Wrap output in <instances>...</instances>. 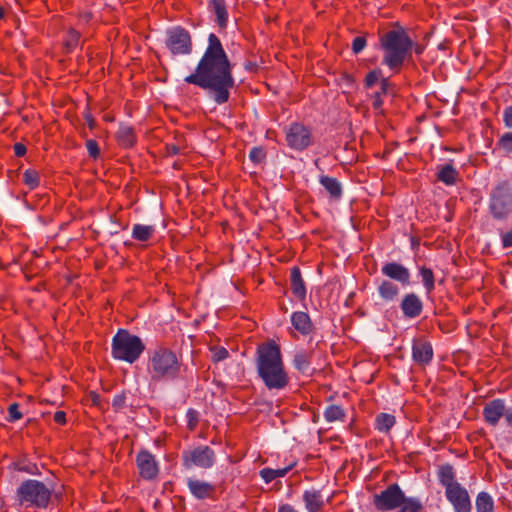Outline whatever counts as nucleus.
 <instances>
[{"instance_id": "f257e3e1", "label": "nucleus", "mask_w": 512, "mask_h": 512, "mask_svg": "<svg viewBox=\"0 0 512 512\" xmlns=\"http://www.w3.org/2000/svg\"><path fill=\"white\" fill-rule=\"evenodd\" d=\"M184 81L207 90L217 104L228 101L235 84L232 66L220 39L214 33L209 34L207 48L195 72L185 77Z\"/></svg>"}, {"instance_id": "f03ea898", "label": "nucleus", "mask_w": 512, "mask_h": 512, "mask_svg": "<svg viewBox=\"0 0 512 512\" xmlns=\"http://www.w3.org/2000/svg\"><path fill=\"white\" fill-rule=\"evenodd\" d=\"M256 368L258 376L270 391L282 390L289 383L280 348L274 341L257 348Z\"/></svg>"}, {"instance_id": "7ed1b4c3", "label": "nucleus", "mask_w": 512, "mask_h": 512, "mask_svg": "<svg viewBox=\"0 0 512 512\" xmlns=\"http://www.w3.org/2000/svg\"><path fill=\"white\" fill-rule=\"evenodd\" d=\"M380 45L384 50L383 64L392 70H398L411 56L414 42L403 28H397L384 33L380 38Z\"/></svg>"}, {"instance_id": "20e7f679", "label": "nucleus", "mask_w": 512, "mask_h": 512, "mask_svg": "<svg viewBox=\"0 0 512 512\" xmlns=\"http://www.w3.org/2000/svg\"><path fill=\"white\" fill-rule=\"evenodd\" d=\"M182 363L171 349L159 346L148 352L147 371L152 381H172L179 377Z\"/></svg>"}, {"instance_id": "39448f33", "label": "nucleus", "mask_w": 512, "mask_h": 512, "mask_svg": "<svg viewBox=\"0 0 512 512\" xmlns=\"http://www.w3.org/2000/svg\"><path fill=\"white\" fill-rule=\"evenodd\" d=\"M373 504L379 511H391L400 508L399 512H421L423 506L419 498L406 497L397 483L388 485L383 491L375 494Z\"/></svg>"}, {"instance_id": "423d86ee", "label": "nucleus", "mask_w": 512, "mask_h": 512, "mask_svg": "<svg viewBox=\"0 0 512 512\" xmlns=\"http://www.w3.org/2000/svg\"><path fill=\"white\" fill-rule=\"evenodd\" d=\"M53 490V486H47L39 480L27 479L16 490V506L46 509L50 504Z\"/></svg>"}, {"instance_id": "0eeeda50", "label": "nucleus", "mask_w": 512, "mask_h": 512, "mask_svg": "<svg viewBox=\"0 0 512 512\" xmlns=\"http://www.w3.org/2000/svg\"><path fill=\"white\" fill-rule=\"evenodd\" d=\"M145 350V344L137 335L126 329H119L112 337L111 355L115 360L127 363L136 362Z\"/></svg>"}, {"instance_id": "6e6552de", "label": "nucleus", "mask_w": 512, "mask_h": 512, "mask_svg": "<svg viewBox=\"0 0 512 512\" xmlns=\"http://www.w3.org/2000/svg\"><path fill=\"white\" fill-rule=\"evenodd\" d=\"M182 466L190 470L194 467L209 469L216 462V454L207 445H199L192 449L184 450L181 454Z\"/></svg>"}, {"instance_id": "1a4fd4ad", "label": "nucleus", "mask_w": 512, "mask_h": 512, "mask_svg": "<svg viewBox=\"0 0 512 512\" xmlns=\"http://www.w3.org/2000/svg\"><path fill=\"white\" fill-rule=\"evenodd\" d=\"M490 209L495 219L503 220L512 210V195L508 183L501 182L491 194Z\"/></svg>"}, {"instance_id": "9d476101", "label": "nucleus", "mask_w": 512, "mask_h": 512, "mask_svg": "<svg viewBox=\"0 0 512 512\" xmlns=\"http://www.w3.org/2000/svg\"><path fill=\"white\" fill-rule=\"evenodd\" d=\"M166 46L173 55L189 54L192 40L189 32L182 27H174L167 31Z\"/></svg>"}, {"instance_id": "9b49d317", "label": "nucleus", "mask_w": 512, "mask_h": 512, "mask_svg": "<svg viewBox=\"0 0 512 512\" xmlns=\"http://www.w3.org/2000/svg\"><path fill=\"white\" fill-rule=\"evenodd\" d=\"M286 141L296 150H303L311 143V133L304 125L294 123L286 129Z\"/></svg>"}, {"instance_id": "f8f14e48", "label": "nucleus", "mask_w": 512, "mask_h": 512, "mask_svg": "<svg viewBox=\"0 0 512 512\" xmlns=\"http://www.w3.org/2000/svg\"><path fill=\"white\" fill-rule=\"evenodd\" d=\"M445 496L455 512H471L472 505L468 491L461 484L445 491Z\"/></svg>"}, {"instance_id": "ddd939ff", "label": "nucleus", "mask_w": 512, "mask_h": 512, "mask_svg": "<svg viewBox=\"0 0 512 512\" xmlns=\"http://www.w3.org/2000/svg\"><path fill=\"white\" fill-rule=\"evenodd\" d=\"M136 463L139 474L146 480L154 479L159 472L158 464L154 455L147 450L140 451L136 456Z\"/></svg>"}, {"instance_id": "4468645a", "label": "nucleus", "mask_w": 512, "mask_h": 512, "mask_svg": "<svg viewBox=\"0 0 512 512\" xmlns=\"http://www.w3.org/2000/svg\"><path fill=\"white\" fill-rule=\"evenodd\" d=\"M381 273L403 285H408L410 283L409 270L397 262H388L384 264L381 268Z\"/></svg>"}, {"instance_id": "2eb2a0df", "label": "nucleus", "mask_w": 512, "mask_h": 512, "mask_svg": "<svg viewBox=\"0 0 512 512\" xmlns=\"http://www.w3.org/2000/svg\"><path fill=\"white\" fill-rule=\"evenodd\" d=\"M505 408V402L502 399L498 398L489 401L483 408L485 421L491 426H496L501 417L504 416Z\"/></svg>"}, {"instance_id": "dca6fc26", "label": "nucleus", "mask_w": 512, "mask_h": 512, "mask_svg": "<svg viewBox=\"0 0 512 512\" xmlns=\"http://www.w3.org/2000/svg\"><path fill=\"white\" fill-rule=\"evenodd\" d=\"M433 348L427 341L415 340L412 345V359L418 365H427L432 361Z\"/></svg>"}, {"instance_id": "f3484780", "label": "nucleus", "mask_w": 512, "mask_h": 512, "mask_svg": "<svg viewBox=\"0 0 512 512\" xmlns=\"http://www.w3.org/2000/svg\"><path fill=\"white\" fill-rule=\"evenodd\" d=\"M401 310L405 317L416 318L423 311V303L418 295L409 293L405 295L400 304Z\"/></svg>"}, {"instance_id": "a211bd4d", "label": "nucleus", "mask_w": 512, "mask_h": 512, "mask_svg": "<svg viewBox=\"0 0 512 512\" xmlns=\"http://www.w3.org/2000/svg\"><path fill=\"white\" fill-rule=\"evenodd\" d=\"M187 486L190 493L197 499H206L214 493V486L206 481L188 478Z\"/></svg>"}, {"instance_id": "6ab92c4d", "label": "nucleus", "mask_w": 512, "mask_h": 512, "mask_svg": "<svg viewBox=\"0 0 512 512\" xmlns=\"http://www.w3.org/2000/svg\"><path fill=\"white\" fill-rule=\"evenodd\" d=\"M302 499L308 512H318L325 503L321 491L316 489L305 490Z\"/></svg>"}, {"instance_id": "aec40b11", "label": "nucleus", "mask_w": 512, "mask_h": 512, "mask_svg": "<svg viewBox=\"0 0 512 512\" xmlns=\"http://www.w3.org/2000/svg\"><path fill=\"white\" fill-rule=\"evenodd\" d=\"M290 284L294 296L301 300L304 299L306 296V287L301 275V271L297 266L291 268Z\"/></svg>"}, {"instance_id": "412c9836", "label": "nucleus", "mask_w": 512, "mask_h": 512, "mask_svg": "<svg viewBox=\"0 0 512 512\" xmlns=\"http://www.w3.org/2000/svg\"><path fill=\"white\" fill-rule=\"evenodd\" d=\"M208 8L216 16V22L220 28H225L228 22V12L224 0H210Z\"/></svg>"}, {"instance_id": "4be33fe9", "label": "nucleus", "mask_w": 512, "mask_h": 512, "mask_svg": "<svg viewBox=\"0 0 512 512\" xmlns=\"http://www.w3.org/2000/svg\"><path fill=\"white\" fill-rule=\"evenodd\" d=\"M293 327L303 335H307L312 330V322L307 313L298 311L291 315Z\"/></svg>"}, {"instance_id": "5701e85b", "label": "nucleus", "mask_w": 512, "mask_h": 512, "mask_svg": "<svg viewBox=\"0 0 512 512\" xmlns=\"http://www.w3.org/2000/svg\"><path fill=\"white\" fill-rule=\"evenodd\" d=\"M311 354L301 350L295 353L293 357V366L302 374L311 375L314 369L311 368Z\"/></svg>"}, {"instance_id": "b1692460", "label": "nucleus", "mask_w": 512, "mask_h": 512, "mask_svg": "<svg viewBox=\"0 0 512 512\" xmlns=\"http://www.w3.org/2000/svg\"><path fill=\"white\" fill-rule=\"evenodd\" d=\"M437 178L446 185H453L457 182L458 172L451 164H445L438 168Z\"/></svg>"}, {"instance_id": "393cba45", "label": "nucleus", "mask_w": 512, "mask_h": 512, "mask_svg": "<svg viewBox=\"0 0 512 512\" xmlns=\"http://www.w3.org/2000/svg\"><path fill=\"white\" fill-rule=\"evenodd\" d=\"M438 479L442 486L445 487V491L453 488L458 482L454 481V470L451 465H443L438 471Z\"/></svg>"}, {"instance_id": "a878e982", "label": "nucleus", "mask_w": 512, "mask_h": 512, "mask_svg": "<svg viewBox=\"0 0 512 512\" xmlns=\"http://www.w3.org/2000/svg\"><path fill=\"white\" fill-rule=\"evenodd\" d=\"M295 462L284 467V468H278V469H272V468H263L260 470L259 474L260 477L265 481V483H270L276 478L284 477L294 466Z\"/></svg>"}, {"instance_id": "bb28decb", "label": "nucleus", "mask_w": 512, "mask_h": 512, "mask_svg": "<svg viewBox=\"0 0 512 512\" xmlns=\"http://www.w3.org/2000/svg\"><path fill=\"white\" fill-rule=\"evenodd\" d=\"M475 507L477 512H493L494 500L488 492L481 491L476 497Z\"/></svg>"}, {"instance_id": "cd10ccee", "label": "nucleus", "mask_w": 512, "mask_h": 512, "mask_svg": "<svg viewBox=\"0 0 512 512\" xmlns=\"http://www.w3.org/2000/svg\"><path fill=\"white\" fill-rule=\"evenodd\" d=\"M378 293L383 300L390 302L396 298L399 293V289L394 283L388 280H383L378 286Z\"/></svg>"}, {"instance_id": "c85d7f7f", "label": "nucleus", "mask_w": 512, "mask_h": 512, "mask_svg": "<svg viewBox=\"0 0 512 512\" xmlns=\"http://www.w3.org/2000/svg\"><path fill=\"white\" fill-rule=\"evenodd\" d=\"M117 140L123 147H131L136 141L133 129L130 126L121 125L117 131Z\"/></svg>"}, {"instance_id": "c756f323", "label": "nucleus", "mask_w": 512, "mask_h": 512, "mask_svg": "<svg viewBox=\"0 0 512 512\" xmlns=\"http://www.w3.org/2000/svg\"><path fill=\"white\" fill-rule=\"evenodd\" d=\"M320 183L326 189V191L331 195V197L339 198L342 193L341 184L336 178L329 176H322L320 178Z\"/></svg>"}, {"instance_id": "7c9ffc66", "label": "nucleus", "mask_w": 512, "mask_h": 512, "mask_svg": "<svg viewBox=\"0 0 512 512\" xmlns=\"http://www.w3.org/2000/svg\"><path fill=\"white\" fill-rule=\"evenodd\" d=\"M395 424V417L388 413H380L375 419L376 429L382 433H387Z\"/></svg>"}, {"instance_id": "2f4dec72", "label": "nucleus", "mask_w": 512, "mask_h": 512, "mask_svg": "<svg viewBox=\"0 0 512 512\" xmlns=\"http://www.w3.org/2000/svg\"><path fill=\"white\" fill-rule=\"evenodd\" d=\"M345 416L344 410L338 405H329L324 411V418L327 422L342 420Z\"/></svg>"}, {"instance_id": "473e14b6", "label": "nucleus", "mask_w": 512, "mask_h": 512, "mask_svg": "<svg viewBox=\"0 0 512 512\" xmlns=\"http://www.w3.org/2000/svg\"><path fill=\"white\" fill-rule=\"evenodd\" d=\"M153 232V226H133L132 237L139 241H146Z\"/></svg>"}, {"instance_id": "72a5a7b5", "label": "nucleus", "mask_w": 512, "mask_h": 512, "mask_svg": "<svg viewBox=\"0 0 512 512\" xmlns=\"http://www.w3.org/2000/svg\"><path fill=\"white\" fill-rule=\"evenodd\" d=\"M420 275L425 289L430 292L434 288V275L432 270L426 267H421Z\"/></svg>"}, {"instance_id": "f704fd0d", "label": "nucleus", "mask_w": 512, "mask_h": 512, "mask_svg": "<svg viewBox=\"0 0 512 512\" xmlns=\"http://www.w3.org/2000/svg\"><path fill=\"white\" fill-rule=\"evenodd\" d=\"M23 180L31 189L39 185V174L35 170H26L23 174Z\"/></svg>"}, {"instance_id": "c9c22d12", "label": "nucleus", "mask_w": 512, "mask_h": 512, "mask_svg": "<svg viewBox=\"0 0 512 512\" xmlns=\"http://www.w3.org/2000/svg\"><path fill=\"white\" fill-rule=\"evenodd\" d=\"M212 354V361L220 362L228 358L229 352L224 347H212L210 349Z\"/></svg>"}, {"instance_id": "e433bc0d", "label": "nucleus", "mask_w": 512, "mask_h": 512, "mask_svg": "<svg viewBox=\"0 0 512 512\" xmlns=\"http://www.w3.org/2000/svg\"><path fill=\"white\" fill-rule=\"evenodd\" d=\"M9 417L7 420L9 422H16L22 418V413L19 411V405L17 403H12L8 408Z\"/></svg>"}, {"instance_id": "4c0bfd02", "label": "nucleus", "mask_w": 512, "mask_h": 512, "mask_svg": "<svg viewBox=\"0 0 512 512\" xmlns=\"http://www.w3.org/2000/svg\"><path fill=\"white\" fill-rule=\"evenodd\" d=\"M249 158L251 161H253L255 164L261 163L265 158V152L260 147H254L250 153Z\"/></svg>"}, {"instance_id": "58836bf2", "label": "nucleus", "mask_w": 512, "mask_h": 512, "mask_svg": "<svg viewBox=\"0 0 512 512\" xmlns=\"http://www.w3.org/2000/svg\"><path fill=\"white\" fill-rule=\"evenodd\" d=\"M499 145L506 152L512 151V132L505 133L499 140Z\"/></svg>"}, {"instance_id": "ea45409f", "label": "nucleus", "mask_w": 512, "mask_h": 512, "mask_svg": "<svg viewBox=\"0 0 512 512\" xmlns=\"http://www.w3.org/2000/svg\"><path fill=\"white\" fill-rule=\"evenodd\" d=\"M14 467L16 470L21 472H26L32 475L39 474L38 468L34 464H21V463H14Z\"/></svg>"}, {"instance_id": "a19ab883", "label": "nucleus", "mask_w": 512, "mask_h": 512, "mask_svg": "<svg viewBox=\"0 0 512 512\" xmlns=\"http://www.w3.org/2000/svg\"><path fill=\"white\" fill-rule=\"evenodd\" d=\"M79 37H80V35L77 31L71 30L68 34V39L65 42L66 47L69 50H72L73 48H75L78 44Z\"/></svg>"}, {"instance_id": "79ce46f5", "label": "nucleus", "mask_w": 512, "mask_h": 512, "mask_svg": "<svg viewBox=\"0 0 512 512\" xmlns=\"http://www.w3.org/2000/svg\"><path fill=\"white\" fill-rule=\"evenodd\" d=\"M366 46V38L364 36L356 37L352 42V51L355 54L360 53Z\"/></svg>"}, {"instance_id": "37998d69", "label": "nucleus", "mask_w": 512, "mask_h": 512, "mask_svg": "<svg viewBox=\"0 0 512 512\" xmlns=\"http://www.w3.org/2000/svg\"><path fill=\"white\" fill-rule=\"evenodd\" d=\"M500 236L503 248L512 247V228L506 231H501Z\"/></svg>"}, {"instance_id": "c03bdc74", "label": "nucleus", "mask_w": 512, "mask_h": 512, "mask_svg": "<svg viewBox=\"0 0 512 512\" xmlns=\"http://www.w3.org/2000/svg\"><path fill=\"white\" fill-rule=\"evenodd\" d=\"M380 76V70H373L369 72L368 75L366 76V86L372 87L373 85H375L377 81L380 79Z\"/></svg>"}, {"instance_id": "a18cd8bd", "label": "nucleus", "mask_w": 512, "mask_h": 512, "mask_svg": "<svg viewBox=\"0 0 512 512\" xmlns=\"http://www.w3.org/2000/svg\"><path fill=\"white\" fill-rule=\"evenodd\" d=\"M125 405H126V396L124 393L117 394L114 396V398L112 400V406L116 410L123 409L125 407Z\"/></svg>"}, {"instance_id": "49530a36", "label": "nucleus", "mask_w": 512, "mask_h": 512, "mask_svg": "<svg viewBox=\"0 0 512 512\" xmlns=\"http://www.w3.org/2000/svg\"><path fill=\"white\" fill-rule=\"evenodd\" d=\"M86 147H87V150L91 157H93V158L98 157L99 147H98V143L95 140H93V139L88 140L86 142Z\"/></svg>"}, {"instance_id": "de8ad7c7", "label": "nucleus", "mask_w": 512, "mask_h": 512, "mask_svg": "<svg viewBox=\"0 0 512 512\" xmlns=\"http://www.w3.org/2000/svg\"><path fill=\"white\" fill-rule=\"evenodd\" d=\"M186 417L188 419V427L190 429H194L198 422V413L194 409H189L186 413Z\"/></svg>"}, {"instance_id": "09e8293b", "label": "nucleus", "mask_w": 512, "mask_h": 512, "mask_svg": "<svg viewBox=\"0 0 512 512\" xmlns=\"http://www.w3.org/2000/svg\"><path fill=\"white\" fill-rule=\"evenodd\" d=\"M169 155H176L182 150V146L179 143H171L166 146Z\"/></svg>"}, {"instance_id": "8fccbe9b", "label": "nucleus", "mask_w": 512, "mask_h": 512, "mask_svg": "<svg viewBox=\"0 0 512 512\" xmlns=\"http://www.w3.org/2000/svg\"><path fill=\"white\" fill-rule=\"evenodd\" d=\"M504 122L507 127L512 128V106L505 110Z\"/></svg>"}, {"instance_id": "3c124183", "label": "nucleus", "mask_w": 512, "mask_h": 512, "mask_svg": "<svg viewBox=\"0 0 512 512\" xmlns=\"http://www.w3.org/2000/svg\"><path fill=\"white\" fill-rule=\"evenodd\" d=\"M381 95L382 94L380 92H375L372 103L374 109H379L382 106L383 101L381 99Z\"/></svg>"}, {"instance_id": "603ef678", "label": "nucleus", "mask_w": 512, "mask_h": 512, "mask_svg": "<svg viewBox=\"0 0 512 512\" xmlns=\"http://www.w3.org/2000/svg\"><path fill=\"white\" fill-rule=\"evenodd\" d=\"M14 152L18 157L24 156L26 153V147L21 143H16L14 145Z\"/></svg>"}, {"instance_id": "864d4df0", "label": "nucleus", "mask_w": 512, "mask_h": 512, "mask_svg": "<svg viewBox=\"0 0 512 512\" xmlns=\"http://www.w3.org/2000/svg\"><path fill=\"white\" fill-rule=\"evenodd\" d=\"M54 420H55V422H57L59 424H64L66 422V414H65V412L57 411L54 414Z\"/></svg>"}, {"instance_id": "5fc2aeb1", "label": "nucleus", "mask_w": 512, "mask_h": 512, "mask_svg": "<svg viewBox=\"0 0 512 512\" xmlns=\"http://www.w3.org/2000/svg\"><path fill=\"white\" fill-rule=\"evenodd\" d=\"M504 418L507 425L512 426V406L505 408Z\"/></svg>"}, {"instance_id": "6e6d98bb", "label": "nucleus", "mask_w": 512, "mask_h": 512, "mask_svg": "<svg viewBox=\"0 0 512 512\" xmlns=\"http://www.w3.org/2000/svg\"><path fill=\"white\" fill-rule=\"evenodd\" d=\"M277 512H299L298 510H296L293 506H291L290 504H283L281 505Z\"/></svg>"}, {"instance_id": "4d7b16f0", "label": "nucleus", "mask_w": 512, "mask_h": 512, "mask_svg": "<svg viewBox=\"0 0 512 512\" xmlns=\"http://www.w3.org/2000/svg\"><path fill=\"white\" fill-rule=\"evenodd\" d=\"M389 87V82L387 79H383L381 81V91H379L381 94H386Z\"/></svg>"}, {"instance_id": "13d9d810", "label": "nucleus", "mask_w": 512, "mask_h": 512, "mask_svg": "<svg viewBox=\"0 0 512 512\" xmlns=\"http://www.w3.org/2000/svg\"><path fill=\"white\" fill-rule=\"evenodd\" d=\"M413 48H414L416 54H418V55L422 54L423 49H424L421 45H418V44H414Z\"/></svg>"}, {"instance_id": "bf43d9fd", "label": "nucleus", "mask_w": 512, "mask_h": 512, "mask_svg": "<svg viewBox=\"0 0 512 512\" xmlns=\"http://www.w3.org/2000/svg\"><path fill=\"white\" fill-rule=\"evenodd\" d=\"M411 243L413 248L419 245V242L414 237H411Z\"/></svg>"}, {"instance_id": "052dcab7", "label": "nucleus", "mask_w": 512, "mask_h": 512, "mask_svg": "<svg viewBox=\"0 0 512 512\" xmlns=\"http://www.w3.org/2000/svg\"><path fill=\"white\" fill-rule=\"evenodd\" d=\"M87 121H88L90 128H92L94 125V120L91 117H87Z\"/></svg>"}, {"instance_id": "680f3d73", "label": "nucleus", "mask_w": 512, "mask_h": 512, "mask_svg": "<svg viewBox=\"0 0 512 512\" xmlns=\"http://www.w3.org/2000/svg\"><path fill=\"white\" fill-rule=\"evenodd\" d=\"M506 467L508 469H512V461L511 460H506Z\"/></svg>"}, {"instance_id": "e2e57ef3", "label": "nucleus", "mask_w": 512, "mask_h": 512, "mask_svg": "<svg viewBox=\"0 0 512 512\" xmlns=\"http://www.w3.org/2000/svg\"><path fill=\"white\" fill-rule=\"evenodd\" d=\"M5 11L4 8L0 6V19L4 17Z\"/></svg>"}, {"instance_id": "0e129e2a", "label": "nucleus", "mask_w": 512, "mask_h": 512, "mask_svg": "<svg viewBox=\"0 0 512 512\" xmlns=\"http://www.w3.org/2000/svg\"><path fill=\"white\" fill-rule=\"evenodd\" d=\"M312 233H319L318 229L312 230Z\"/></svg>"}]
</instances>
